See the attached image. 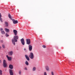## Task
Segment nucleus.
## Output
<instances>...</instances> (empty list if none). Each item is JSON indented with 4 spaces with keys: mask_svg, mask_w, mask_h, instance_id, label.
Segmentation results:
<instances>
[{
    "mask_svg": "<svg viewBox=\"0 0 75 75\" xmlns=\"http://www.w3.org/2000/svg\"><path fill=\"white\" fill-rule=\"evenodd\" d=\"M18 38H19L18 36L17 35H15L13 37V39H12V42L13 44L14 45H16V43H15V42H17V40L18 39Z\"/></svg>",
    "mask_w": 75,
    "mask_h": 75,
    "instance_id": "nucleus-1",
    "label": "nucleus"
},
{
    "mask_svg": "<svg viewBox=\"0 0 75 75\" xmlns=\"http://www.w3.org/2000/svg\"><path fill=\"white\" fill-rule=\"evenodd\" d=\"M29 58H30V59H33V58H34V57L33 53L31 52L30 53V54L29 56Z\"/></svg>",
    "mask_w": 75,
    "mask_h": 75,
    "instance_id": "nucleus-2",
    "label": "nucleus"
},
{
    "mask_svg": "<svg viewBox=\"0 0 75 75\" xmlns=\"http://www.w3.org/2000/svg\"><path fill=\"white\" fill-rule=\"evenodd\" d=\"M26 44L28 45H30V44H31V41L30 40V39H26Z\"/></svg>",
    "mask_w": 75,
    "mask_h": 75,
    "instance_id": "nucleus-3",
    "label": "nucleus"
},
{
    "mask_svg": "<svg viewBox=\"0 0 75 75\" xmlns=\"http://www.w3.org/2000/svg\"><path fill=\"white\" fill-rule=\"evenodd\" d=\"M3 66L4 68H6L7 67V63H6V60H4L3 62Z\"/></svg>",
    "mask_w": 75,
    "mask_h": 75,
    "instance_id": "nucleus-4",
    "label": "nucleus"
},
{
    "mask_svg": "<svg viewBox=\"0 0 75 75\" xmlns=\"http://www.w3.org/2000/svg\"><path fill=\"white\" fill-rule=\"evenodd\" d=\"M21 41L23 45H25V41H24V39L23 38H22V39H21Z\"/></svg>",
    "mask_w": 75,
    "mask_h": 75,
    "instance_id": "nucleus-5",
    "label": "nucleus"
},
{
    "mask_svg": "<svg viewBox=\"0 0 75 75\" xmlns=\"http://www.w3.org/2000/svg\"><path fill=\"white\" fill-rule=\"evenodd\" d=\"M29 50L30 51H31L33 49V46L31 45H29L28 46Z\"/></svg>",
    "mask_w": 75,
    "mask_h": 75,
    "instance_id": "nucleus-6",
    "label": "nucleus"
},
{
    "mask_svg": "<svg viewBox=\"0 0 75 75\" xmlns=\"http://www.w3.org/2000/svg\"><path fill=\"white\" fill-rule=\"evenodd\" d=\"M6 57L8 59V61H11V59H12V58H11V57H9L7 55H6Z\"/></svg>",
    "mask_w": 75,
    "mask_h": 75,
    "instance_id": "nucleus-7",
    "label": "nucleus"
},
{
    "mask_svg": "<svg viewBox=\"0 0 75 75\" xmlns=\"http://www.w3.org/2000/svg\"><path fill=\"white\" fill-rule=\"evenodd\" d=\"M9 72L10 75H13L14 74L13 72V70L9 69Z\"/></svg>",
    "mask_w": 75,
    "mask_h": 75,
    "instance_id": "nucleus-8",
    "label": "nucleus"
},
{
    "mask_svg": "<svg viewBox=\"0 0 75 75\" xmlns=\"http://www.w3.org/2000/svg\"><path fill=\"white\" fill-rule=\"evenodd\" d=\"M13 33L15 35H17V31L16 30H13Z\"/></svg>",
    "mask_w": 75,
    "mask_h": 75,
    "instance_id": "nucleus-9",
    "label": "nucleus"
},
{
    "mask_svg": "<svg viewBox=\"0 0 75 75\" xmlns=\"http://www.w3.org/2000/svg\"><path fill=\"white\" fill-rule=\"evenodd\" d=\"M8 54L10 56H12L13 54V51H11L8 52Z\"/></svg>",
    "mask_w": 75,
    "mask_h": 75,
    "instance_id": "nucleus-10",
    "label": "nucleus"
},
{
    "mask_svg": "<svg viewBox=\"0 0 75 75\" xmlns=\"http://www.w3.org/2000/svg\"><path fill=\"white\" fill-rule=\"evenodd\" d=\"M25 57L27 61H30V58H29V57H28V56L27 55H25Z\"/></svg>",
    "mask_w": 75,
    "mask_h": 75,
    "instance_id": "nucleus-11",
    "label": "nucleus"
},
{
    "mask_svg": "<svg viewBox=\"0 0 75 75\" xmlns=\"http://www.w3.org/2000/svg\"><path fill=\"white\" fill-rule=\"evenodd\" d=\"M12 21L13 24H17L18 23V21H16L14 19L12 20Z\"/></svg>",
    "mask_w": 75,
    "mask_h": 75,
    "instance_id": "nucleus-12",
    "label": "nucleus"
},
{
    "mask_svg": "<svg viewBox=\"0 0 75 75\" xmlns=\"http://www.w3.org/2000/svg\"><path fill=\"white\" fill-rule=\"evenodd\" d=\"M9 68L10 69H13V66L12 64H10L9 66Z\"/></svg>",
    "mask_w": 75,
    "mask_h": 75,
    "instance_id": "nucleus-13",
    "label": "nucleus"
},
{
    "mask_svg": "<svg viewBox=\"0 0 75 75\" xmlns=\"http://www.w3.org/2000/svg\"><path fill=\"white\" fill-rule=\"evenodd\" d=\"M4 30H5V31L6 32H9V31H10V30H9V29H7V28H5L4 29Z\"/></svg>",
    "mask_w": 75,
    "mask_h": 75,
    "instance_id": "nucleus-14",
    "label": "nucleus"
},
{
    "mask_svg": "<svg viewBox=\"0 0 75 75\" xmlns=\"http://www.w3.org/2000/svg\"><path fill=\"white\" fill-rule=\"evenodd\" d=\"M45 68L46 71H49V67H48V66H45Z\"/></svg>",
    "mask_w": 75,
    "mask_h": 75,
    "instance_id": "nucleus-15",
    "label": "nucleus"
},
{
    "mask_svg": "<svg viewBox=\"0 0 75 75\" xmlns=\"http://www.w3.org/2000/svg\"><path fill=\"white\" fill-rule=\"evenodd\" d=\"M1 13H0V21L1 22H3V21H2V18H1Z\"/></svg>",
    "mask_w": 75,
    "mask_h": 75,
    "instance_id": "nucleus-16",
    "label": "nucleus"
},
{
    "mask_svg": "<svg viewBox=\"0 0 75 75\" xmlns=\"http://www.w3.org/2000/svg\"><path fill=\"white\" fill-rule=\"evenodd\" d=\"M5 24L6 27H8V23L7 22H5Z\"/></svg>",
    "mask_w": 75,
    "mask_h": 75,
    "instance_id": "nucleus-17",
    "label": "nucleus"
},
{
    "mask_svg": "<svg viewBox=\"0 0 75 75\" xmlns=\"http://www.w3.org/2000/svg\"><path fill=\"white\" fill-rule=\"evenodd\" d=\"M8 16L9 18H10L11 20H12V18H11V15H10V14H8Z\"/></svg>",
    "mask_w": 75,
    "mask_h": 75,
    "instance_id": "nucleus-18",
    "label": "nucleus"
},
{
    "mask_svg": "<svg viewBox=\"0 0 75 75\" xmlns=\"http://www.w3.org/2000/svg\"><path fill=\"white\" fill-rule=\"evenodd\" d=\"M2 34H5V32L4 30H2L1 32Z\"/></svg>",
    "mask_w": 75,
    "mask_h": 75,
    "instance_id": "nucleus-19",
    "label": "nucleus"
},
{
    "mask_svg": "<svg viewBox=\"0 0 75 75\" xmlns=\"http://www.w3.org/2000/svg\"><path fill=\"white\" fill-rule=\"evenodd\" d=\"M25 64L26 65H28L29 64L28 63V62L27 61H25Z\"/></svg>",
    "mask_w": 75,
    "mask_h": 75,
    "instance_id": "nucleus-20",
    "label": "nucleus"
},
{
    "mask_svg": "<svg viewBox=\"0 0 75 75\" xmlns=\"http://www.w3.org/2000/svg\"><path fill=\"white\" fill-rule=\"evenodd\" d=\"M36 69V67H34L33 68V71H35Z\"/></svg>",
    "mask_w": 75,
    "mask_h": 75,
    "instance_id": "nucleus-21",
    "label": "nucleus"
},
{
    "mask_svg": "<svg viewBox=\"0 0 75 75\" xmlns=\"http://www.w3.org/2000/svg\"><path fill=\"white\" fill-rule=\"evenodd\" d=\"M21 71L19 70V75H21Z\"/></svg>",
    "mask_w": 75,
    "mask_h": 75,
    "instance_id": "nucleus-22",
    "label": "nucleus"
},
{
    "mask_svg": "<svg viewBox=\"0 0 75 75\" xmlns=\"http://www.w3.org/2000/svg\"><path fill=\"white\" fill-rule=\"evenodd\" d=\"M3 28H0V30L1 31H3Z\"/></svg>",
    "mask_w": 75,
    "mask_h": 75,
    "instance_id": "nucleus-23",
    "label": "nucleus"
},
{
    "mask_svg": "<svg viewBox=\"0 0 75 75\" xmlns=\"http://www.w3.org/2000/svg\"><path fill=\"white\" fill-rule=\"evenodd\" d=\"M5 35L6 36V37H8V36H9V35L7 34V33H6Z\"/></svg>",
    "mask_w": 75,
    "mask_h": 75,
    "instance_id": "nucleus-24",
    "label": "nucleus"
},
{
    "mask_svg": "<svg viewBox=\"0 0 75 75\" xmlns=\"http://www.w3.org/2000/svg\"><path fill=\"white\" fill-rule=\"evenodd\" d=\"M2 47H3V48H5V45H2Z\"/></svg>",
    "mask_w": 75,
    "mask_h": 75,
    "instance_id": "nucleus-25",
    "label": "nucleus"
},
{
    "mask_svg": "<svg viewBox=\"0 0 75 75\" xmlns=\"http://www.w3.org/2000/svg\"><path fill=\"white\" fill-rule=\"evenodd\" d=\"M0 74L2 75V71L1 70H0Z\"/></svg>",
    "mask_w": 75,
    "mask_h": 75,
    "instance_id": "nucleus-26",
    "label": "nucleus"
},
{
    "mask_svg": "<svg viewBox=\"0 0 75 75\" xmlns=\"http://www.w3.org/2000/svg\"><path fill=\"white\" fill-rule=\"evenodd\" d=\"M42 47L44 48H46V46L45 45H43Z\"/></svg>",
    "mask_w": 75,
    "mask_h": 75,
    "instance_id": "nucleus-27",
    "label": "nucleus"
},
{
    "mask_svg": "<svg viewBox=\"0 0 75 75\" xmlns=\"http://www.w3.org/2000/svg\"><path fill=\"white\" fill-rule=\"evenodd\" d=\"M44 75H47V73L46 72H44Z\"/></svg>",
    "mask_w": 75,
    "mask_h": 75,
    "instance_id": "nucleus-28",
    "label": "nucleus"
},
{
    "mask_svg": "<svg viewBox=\"0 0 75 75\" xmlns=\"http://www.w3.org/2000/svg\"><path fill=\"white\" fill-rule=\"evenodd\" d=\"M25 70H26L27 71V67H25L24 69Z\"/></svg>",
    "mask_w": 75,
    "mask_h": 75,
    "instance_id": "nucleus-29",
    "label": "nucleus"
},
{
    "mask_svg": "<svg viewBox=\"0 0 75 75\" xmlns=\"http://www.w3.org/2000/svg\"><path fill=\"white\" fill-rule=\"evenodd\" d=\"M52 75H54V73H53V72L52 71L51 72Z\"/></svg>",
    "mask_w": 75,
    "mask_h": 75,
    "instance_id": "nucleus-30",
    "label": "nucleus"
},
{
    "mask_svg": "<svg viewBox=\"0 0 75 75\" xmlns=\"http://www.w3.org/2000/svg\"><path fill=\"white\" fill-rule=\"evenodd\" d=\"M1 43H3V41L1 40Z\"/></svg>",
    "mask_w": 75,
    "mask_h": 75,
    "instance_id": "nucleus-31",
    "label": "nucleus"
},
{
    "mask_svg": "<svg viewBox=\"0 0 75 75\" xmlns=\"http://www.w3.org/2000/svg\"><path fill=\"white\" fill-rule=\"evenodd\" d=\"M24 51H25V50H26V49H25V48H24Z\"/></svg>",
    "mask_w": 75,
    "mask_h": 75,
    "instance_id": "nucleus-32",
    "label": "nucleus"
},
{
    "mask_svg": "<svg viewBox=\"0 0 75 75\" xmlns=\"http://www.w3.org/2000/svg\"><path fill=\"white\" fill-rule=\"evenodd\" d=\"M0 63H1V60H0Z\"/></svg>",
    "mask_w": 75,
    "mask_h": 75,
    "instance_id": "nucleus-33",
    "label": "nucleus"
},
{
    "mask_svg": "<svg viewBox=\"0 0 75 75\" xmlns=\"http://www.w3.org/2000/svg\"><path fill=\"white\" fill-rule=\"evenodd\" d=\"M1 46H0V49H1Z\"/></svg>",
    "mask_w": 75,
    "mask_h": 75,
    "instance_id": "nucleus-34",
    "label": "nucleus"
}]
</instances>
